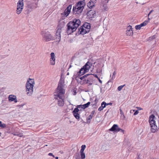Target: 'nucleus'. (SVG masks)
<instances>
[{"mask_svg":"<svg viewBox=\"0 0 159 159\" xmlns=\"http://www.w3.org/2000/svg\"><path fill=\"white\" fill-rule=\"evenodd\" d=\"M97 2V0H90L88 3L87 6L89 8L91 9L95 6V4Z\"/></svg>","mask_w":159,"mask_h":159,"instance_id":"obj_11","label":"nucleus"},{"mask_svg":"<svg viewBox=\"0 0 159 159\" xmlns=\"http://www.w3.org/2000/svg\"><path fill=\"white\" fill-rule=\"evenodd\" d=\"M120 131H121V132H122L123 134L124 133V130H123L122 129H121L120 128Z\"/></svg>","mask_w":159,"mask_h":159,"instance_id":"obj_37","label":"nucleus"},{"mask_svg":"<svg viewBox=\"0 0 159 159\" xmlns=\"http://www.w3.org/2000/svg\"><path fill=\"white\" fill-rule=\"evenodd\" d=\"M86 145H83L81 146V149L84 150L86 148Z\"/></svg>","mask_w":159,"mask_h":159,"instance_id":"obj_33","label":"nucleus"},{"mask_svg":"<svg viewBox=\"0 0 159 159\" xmlns=\"http://www.w3.org/2000/svg\"><path fill=\"white\" fill-rule=\"evenodd\" d=\"M98 81H99V82L101 83V84H102V81L101 80H100V79L99 78H98Z\"/></svg>","mask_w":159,"mask_h":159,"instance_id":"obj_40","label":"nucleus"},{"mask_svg":"<svg viewBox=\"0 0 159 159\" xmlns=\"http://www.w3.org/2000/svg\"><path fill=\"white\" fill-rule=\"evenodd\" d=\"M104 103H105V102H102V103L101 106L98 108V110L99 111H101L106 107Z\"/></svg>","mask_w":159,"mask_h":159,"instance_id":"obj_19","label":"nucleus"},{"mask_svg":"<svg viewBox=\"0 0 159 159\" xmlns=\"http://www.w3.org/2000/svg\"><path fill=\"white\" fill-rule=\"evenodd\" d=\"M80 159V158H79V159Z\"/></svg>","mask_w":159,"mask_h":159,"instance_id":"obj_56","label":"nucleus"},{"mask_svg":"<svg viewBox=\"0 0 159 159\" xmlns=\"http://www.w3.org/2000/svg\"><path fill=\"white\" fill-rule=\"evenodd\" d=\"M153 11V10H151L149 13H150V14H151Z\"/></svg>","mask_w":159,"mask_h":159,"instance_id":"obj_44","label":"nucleus"},{"mask_svg":"<svg viewBox=\"0 0 159 159\" xmlns=\"http://www.w3.org/2000/svg\"><path fill=\"white\" fill-rule=\"evenodd\" d=\"M72 7V5H70L65 10L63 14L65 16L67 17L69 15L70 12Z\"/></svg>","mask_w":159,"mask_h":159,"instance_id":"obj_9","label":"nucleus"},{"mask_svg":"<svg viewBox=\"0 0 159 159\" xmlns=\"http://www.w3.org/2000/svg\"><path fill=\"white\" fill-rule=\"evenodd\" d=\"M151 18H150L149 17H148V22H149V20L151 19Z\"/></svg>","mask_w":159,"mask_h":159,"instance_id":"obj_48","label":"nucleus"},{"mask_svg":"<svg viewBox=\"0 0 159 159\" xmlns=\"http://www.w3.org/2000/svg\"><path fill=\"white\" fill-rule=\"evenodd\" d=\"M69 73H68L67 74V75H69Z\"/></svg>","mask_w":159,"mask_h":159,"instance_id":"obj_53","label":"nucleus"},{"mask_svg":"<svg viewBox=\"0 0 159 159\" xmlns=\"http://www.w3.org/2000/svg\"><path fill=\"white\" fill-rule=\"evenodd\" d=\"M91 81L90 80H86V84L87 83H88V82H90Z\"/></svg>","mask_w":159,"mask_h":159,"instance_id":"obj_42","label":"nucleus"},{"mask_svg":"<svg viewBox=\"0 0 159 159\" xmlns=\"http://www.w3.org/2000/svg\"><path fill=\"white\" fill-rule=\"evenodd\" d=\"M84 1V0H83Z\"/></svg>","mask_w":159,"mask_h":159,"instance_id":"obj_57","label":"nucleus"},{"mask_svg":"<svg viewBox=\"0 0 159 159\" xmlns=\"http://www.w3.org/2000/svg\"><path fill=\"white\" fill-rule=\"evenodd\" d=\"M120 128L116 124H114L112 127L109 129L110 131L114 132H118L120 131Z\"/></svg>","mask_w":159,"mask_h":159,"instance_id":"obj_8","label":"nucleus"},{"mask_svg":"<svg viewBox=\"0 0 159 159\" xmlns=\"http://www.w3.org/2000/svg\"><path fill=\"white\" fill-rule=\"evenodd\" d=\"M93 12H94V14H93V16H95L96 15L95 12L94 11H93Z\"/></svg>","mask_w":159,"mask_h":159,"instance_id":"obj_47","label":"nucleus"},{"mask_svg":"<svg viewBox=\"0 0 159 159\" xmlns=\"http://www.w3.org/2000/svg\"><path fill=\"white\" fill-rule=\"evenodd\" d=\"M103 7V10L105 11H107L108 10V8L107 7L106 4H103L102 6Z\"/></svg>","mask_w":159,"mask_h":159,"instance_id":"obj_24","label":"nucleus"},{"mask_svg":"<svg viewBox=\"0 0 159 159\" xmlns=\"http://www.w3.org/2000/svg\"><path fill=\"white\" fill-rule=\"evenodd\" d=\"M150 14H150V13H149L148 14V17H149V15H150Z\"/></svg>","mask_w":159,"mask_h":159,"instance_id":"obj_50","label":"nucleus"},{"mask_svg":"<svg viewBox=\"0 0 159 159\" xmlns=\"http://www.w3.org/2000/svg\"><path fill=\"white\" fill-rule=\"evenodd\" d=\"M90 75L91 74H86V75H85L84 76H83L82 77H81L80 78V79L81 80H83L84 78L86 77L87 76H88V75Z\"/></svg>","mask_w":159,"mask_h":159,"instance_id":"obj_30","label":"nucleus"},{"mask_svg":"<svg viewBox=\"0 0 159 159\" xmlns=\"http://www.w3.org/2000/svg\"><path fill=\"white\" fill-rule=\"evenodd\" d=\"M1 133H0V136H1Z\"/></svg>","mask_w":159,"mask_h":159,"instance_id":"obj_54","label":"nucleus"},{"mask_svg":"<svg viewBox=\"0 0 159 159\" xmlns=\"http://www.w3.org/2000/svg\"><path fill=\"white\" fill-rule=\"evenodd\" d=\"M9 100L11 102L14 101L15 102H17L16 96L14 95H10L8 97Z\"/></svg>","mask_w":159,"mask_h":159,"instance_id":"obj_14","label":"nucleus"},{"mask_svg":"<svg viewBox=\"0 0 159 159\" xmlns=\"http://www.w3.org/2000/svg\"><path fill=\"white\" fill-rule=\"evenodd\" d=\"M73 115L75 116V117L77 119H80V115L78 113H73Z\"/></svg>","mask_w":159,"mask_h":159,"instance_id":"obj_22","label":"nucleus"},{"mask_svg":"<svg viewBox=\"0 0 159 159\" xmlns=\"http://www.w3.org/2000/svg\"><path fill=\"white\" fill-rule=\"evenodd\" d=\"M155 36H154V35L153 36H152V38L153 39H155Z\"/></svg>","mask_w":159,"mask_h":159,"instance_id":"obj_49","label":"nucleus"},{"mask_svg":"<svg viewBox=\"0 0 159 159\" xmlns=\"http://www.w3.org/2000/svg\"><path fill=\"white\" fill-rule=\"evenodd\" d=\"M55 159H58V157H55Z\"/></svg>","mask_w":159,"mask_h":159,"instance_id":"obj_51","label":"nucleus"},{"mask_svg":"<svg viewBox=\"0 0 159 159\" xmlns=\"http://www.w3.org/2000/svg\"><path fill=\"white\" fill-rule=\"evenodd\" d=\"M125 85H121L119 86L117 88L118 90L119 91L121 90L125 86Z\"/></svg>","mask_w":159,"mask_h":159,"instance_id":"obj_28","label":"nucleus"},{"mask_svg":"<svg viewBox=\"0 0 159 159\" xmlns=\"http://www.w3.org/2000/svg\"><path fill=\"white\" fill-rule=\"evenodd\" d=\"M80 155L82 159H84L85 158V156L84 153L80 154Z\"/></svg>","mask_w":159,"mask_h":159,"instance_id":"obj_29","label":"nucleus"},{"mask_svg":"<svg viewBox=\"0 0 159 159\" xmlns=\"http://www.w3.org/2000/svg\"><path fill=\"white\" fill-rule=\"evenodd\" d=\"M79 32L80 34H84L86 33H88L89 32L88 29H87L86 28L84 27L83 26H81L80 28L79 29Z\"/></svg>","mask_w":159,"mask_h":159,"instance_id":"obj_12","label":"nucleus"},{"mask_svg":"<svg viewBox=\"0 0 159 159\" xmlns=\"http://www.w3.org/2000/svg\"><path fill=\"white\" fill-rule=\"evenodd\" d=\"M0 127L2 128H4L6 127V124L4 123H2V122L0 121Z\"/></svg>","mask_w":159,"mask_h":159,"instance_id":"obj_25","label":"nucleus"},{"mask_svg":"<svg viewBox=\"0 0 159 159\" xmlns=\"http://www.w3.org/2000/svg\"><path fill=\"white\" fill-rule=\"evenodd\" d=\"M88 84H89V85H91L92 84V83L91 82H88V83H87Z\"/></svg>","mask_w":159,"mask_h":159,"instance_id":"obj_45","label":"nucleus"},{"mask_svg":"<svg viewBox=\"0 0 159 159\" xmlns=\"http://www.w3.org/2000/svg\"><path fill=\"white\" fill-rule=\"evenodd\" d=\"M85 3L83 1L78 2L73 8V11L74 14L77 16L81 14L84 8Z\"/></svg>","mask_w":159,"mask_h":159,"instance_id":"obj_5","label":"nucleus"},{"mask_svg":"<svg viewBox=\"0 0 159 159\" xmlns=\"http://www.w3.org/2000/svg\"><path fill=\"white\" fill-rule=\"evenodd\" d=\"M34 84V79L29 78L28 79L25 84L26 92L28 96H31L32 95Z\"/></svg>","mask_w":159,"mask_h":159,"instance_id":"obj_4","label":"nucleus"},{"mask_svg":"<svg viewBox=\"0 0 159 159\" xmlns=\"http://www.w3.org/2000/svg\"><path fill=\"white\" fill-rule=\"evenodd\" d=\"M90 104V102H87V103L83 105H78L77 107L78 108L80 109V108H83V109L87 107Z\"/></svg>","mask_w":159,"mask_h":159,"instance_id":"obj_17","label":"nucleus"},{"mask_svg":"<svg viewBox=\"0 0 159 159\" xmlns=\"http://www.w3.org/2000/svg\"><path fill=\"white\" fill-rule=\"evenodd\" d=\"M120 112L121 111V109H120Z\"/></svg>","mask_w":159,"mask_h":159,"instance_id":"obj_55","label":"nucleus"},{"mask_svg":"<svg viewBox=\"0 0 159 159\" xmlns=\"http://www.w3.org/2000/svg\"><path fill=\"white\" fill-rule=\"evenodd\" d=\"M24 8L23 0H19L17 4L16 13L17 14H20Z\"/></svg>","mask_w":159,"mask_h":159,"instance_id":"obj_7","label":"nucleus"},{"mask_svg":"<svg viewBox=\"0 0 159 159\" xmlns=\"http://www.w3.org/2000/svg\"><path fill=\"white\" fill-rule=\"evenodd\" d=\"M139 113V111L138 110H136L134 114V115H136L138 114Z\"/></svg>","mask_w":159,"mask_h":159,"instance_id":"obj_34","label":"nucleus"},{"mask_svg":"<svg viewBox=\"0 0 159 159\" xmlns=\"http://www.w3.org/2000/svg\"><path fill=\"white\" fill-rule=\"evenodd\" d=\"M133 34V31L132 27L130 26H128L127 28L126 34L128 36H131Z\"/></svg>","mask_w":159,"mask_h":159,"instance_id":"obj_13","label":"nucleus"},{"mask_svg":"<svg viewBox=\"0 0 159 159\" xmlns=\"http://www.w3.org/2000/svg\"><path fill=\"white\" fill-rule=\"evenodd\" d=\"M116 73L115 71H114L113 72V74L112 75V77L108 81V82H112L113 80L115 78V75Z\"/></svg>","mask_w":159,"mask_h":159,"instance_id":"obj_21","label":"nucleus"},{"mask_svg":"<svg viewBox=\"0 0 159 159\" xmlns=\"http://www.w3.org/2000/svg\"><path fill=\"white\" fill-rule=\"evenodd\" d=\"M87 72L86 71V70L85 69H84L83 67L82 68H81V69L79 71V75H80V76H81V75H83L85 73H86Z\"/></svg>","mask_w":159,"mask_h":159,"instance_id":"obj_18","label":"nucleus"},{"mask_svg":"<svg viewBox=\"0 0 159 159\" xmlns=\"http://www.w3.org/2000/svg\"><path fill=\"white\" fill-rule=\"evenodd\" d=\"M37 7V4L35 3H31L28 5V7L30 9H34Z\"/></svg>","mask_w":159,"mask_h":159,"instance_id":"obj_15","label":"nucleus"},{"mask_svg":"<svg viewBox=\"0 0 159 159\" xmlns=\"http://www.w3.org/2000/svg\"><path fill=\"white\" fill-rule=\"evenodd\" d=\"M95 113V111H92L91 112V115H92V116H93V115L94 114V113Z\"/></svg>","mask_w":159,"mask_h":159,"instance_id":"obj_41","label":"nucleus"},{"mask_svg":"<svg viewBox=\"0 0 159 159\" xmlns=\"http://www.w3.org/2000/svg\"><path fill=\"white\" fill-rule=\"evenodd\" d=\"M80 154L84 153V150L81 149L80 151Z\"/></svg>","mask_w":159,"mask_h":159,"instance_id":"obj_38","label":"nucleus"},{"mask_svg":"<svg viewBox=\"0 0 159 159\" xmlns=\"http://www.w3.org/2000/svg\"><path fill=\"white\" fill-rule=\"evenodd\" d=\"M105 103V104L106 106H107V105H112V103H111V102L109 103H107L105 102V103Z\"/></svg>","mask_w":159,"mask_h":159,"instance_id":"obj_35","label":"nucleus"},{"mask_svg":"<svg viewBox=\"0 0 159 159\" xmlns=\"http://www.w3.org/2000/svg\"><path fill=\"white\" fill-rule=\"evenodd\" d=\"M91 66V63L89 62H88L83 67L86 70V71L88 72Z\"/></svg>","mask_w":159,"mask_h":159,"instance_id":"obj_16","label":"nucleus"},{"mask_svg":"<svg viewBox=\"0 0 159 159\" xmlns=\"http://www.w3.org/2000/svg\"><path fill=\"white\" fill-rule=\"evenodd\" d=\"M132 111V110H131V111H131H131ZM132 111H135V110H132Z\"/></svg>","mask_w":159,"mask_h":159,"instance_id":"obj_52","label":"nucleus"},{"mask_svg":"<svg viewBox=\"0 0 159 159\" xmlns=\"http://www.w3.org/2000/svg\"><path fill=\"white\" fill-rule=\"evenodd\" d=\"M48 155L49 156H52L53 157H54V155H53V154L52 153H49L48 154Z\"/></svg>","mask_w":159,"mask_h":159,"instance_id":"obj_39","label":"nucleus"},{"mask_svg":"<svg viewBox=\"0 0 159 159\" xmlns=\"http://www.w3.org/2000/svg\"><path fill=\"white\" fill-rule=\"evenodd\" d=\"M91 12H93V11H89L88 12V14H89L90 13H91Z\"/></svg>","mask_w":159,"mask_h":159,"instance_id":"obj_46","label":"nucleus"},{"mask_svg":"<svg viewBox=\"0 0 159 159\" xmlns=\"http://www.w3.org/2000/svg\"><path fill=\"white\" fill-rule=\"evenodd\" d=\"M50 64L52 65H54L55 63V55L54 52H52L50 54Z\"/></svg>","mask_w":159,"mask_h":159,"instance_id":"obj_10","label":"nucleus"},{"mask_svg":"<svg viewBox=\"0 0 159 159\" xmlns=\"http://www.w3.org/2000/svg\"><path fill=\"white\" fill-rule=\"evenodd\" d=\"M65 93V89L63 83L60 80L54 94V99L59 106L62 107L64 105Z\"/></svg>","mask_w":159,"mask_h":159,"instance_id":"obj_1","label":"nucleus"},{"mask_svg":"<svg viewBox=\"0 0 159 159\" xmlns=\"http://www.w3.org/2000/svg\"><path fill=\"white\" fill-rule=\"evenodd\" d=\"M92 117H93L92 115H90L88 116V118L87 120H90L91 119H92Z\"/></svg>","mask_w":159,"mask_h":159,"instance_id":"obj_32","label":"nucleus"},{"mask_svg":"<svg viewBox=\"0 0 159 159\" xmlns=\"http://www.w3.org/2000/svg\"><path fill=\"white\" fill-rule=\"evenodd\" d=\"M141 27L140 26V25H137L135 26V29L137 30H139L141 29Z\"/></svg>","mask_w":159,"mask_h":159,"instance_id":"obj_31","label":"nucleus"},{"mask_svg":"<svg viewBox=\"0 0 159 159\" xmlns=\"http://www.w3.org/2000/svg\"><path fill=\"white\" fill-rule=\"evenodd\" d=\"M155 116L152 115H151L149 119V122L151 127V130L152 133H155L157 130V127L156 125Z\"/></svg>","mask_w":159,"mask_h":159,"instance_id":"obj_6","label":"nucleus"},{"mask_svg":"<svg viewBox=\"0 0 159 159\" xmlns=\"http://www.w3.org/2000/svg\"><path fill=\"white\" fill-rule=\"evenodd\" d=\"M148 22V21L145 20L143 23L140 24L141 27L143 26L146 25Z\"/></svg>","mask_w":159,"mask_h":159,"instance_id":"obj_23","label":"nucleus"},{"mask_svg":"<svg viewBox=\"0 0 159 159\" xmlns=\"http://www.w3.org/2000/svg\"><path fill=\"white\" fill-rule=\"evenodd\" d=\"M80 24V21L79 19H74L72 21H70L67 24V33L70 34L75 31Z\"/></svg>","mask_w":159,"mask_h":159,"instance_id":"obj_3","label":"nucleus"},{"mask_svg":"<svg viewBox=\"0 0 159 159\" xmlns=\"http://www.w3.org/2000/svg\"><path fill=\"white\" fill-rule=\"evenodd\" d=\"M85 28H86L87 29H88V30L89 31V29L90 28V25L89 23H85L83 26Z\"/></svg>","mask_w":159,"mask_h":159,"instance_id":"obj_20","label":"nucleus"},{"mask_svg":"<svg viewBox=\"0 0 159 159\" xmlns=\"http://www.w3.org/2000/svg\"><path fill=\"white\" fill-rule=\"evenodd\" d=\"M94 76L96 78H97V79H98V78L96 75L94 74Z\"/></svg>","mask_w":159,"mask_h":159,"instance_id":"obj_43","label":"nucleus"},{"mask_svg":"<svg viewBox=\"0 0 159 159\" xmlns=\"http://www.w3.org/2000/svg\"><path fill=\"white\" fill-rule=\"evenodd\" d=\"M109 1V0H105L104 1H103V2L104 3H107Z\"/></svg>","mask_w":159,"mask_h":159,"instance_id":"obj_36","label":"nucleus"},{"mask_svg":"<svg viewBox=\"0 0 159 159\" xmlns=\"http://www.w3.org/2000/svg\"><path fill=\"white\" fill-rule=\"evenodd\" d=\"M62 27H60L59 25L57 31L55 35V38L54 39L52 35L48 32L42 31L41 34L43 37V40L46 42H48L50 41L55 40L56 42H59L61 39V31Z\"/></svg>","mask_w":159,"mask_h":159,"instance_id":"obj_2","label":"nucleus"},{"mask_svg":"<svg viewBox=\"0 0 159 159\" xmlns=\"http://www.w3.org/2000/svg\"><path fill=\"white\" fill-rule=\"evenodd\" d=\"M79 108L77 107V108H75L74 110V111H72L73 113H78V111H79Z\"/></svg>","mask_w":159,"mask_h":159,"instance_id":"obj_27","label":"nucleus"},{"mask_svg":"<svg viewBox=\"0 0 159 159\" xmlns=\"http://www.w3.org/2000/svg\"><path fill=\"white\" fill-rule=\"evenodd\" d=\"M15 135L17 136L20 137H22L23 136V135L22 133H16L14 134Z\"/></svg>","mask_w":159,"mask_h":159,"instance_id":"obj_26","label":"nucleus"}]
</instances>
